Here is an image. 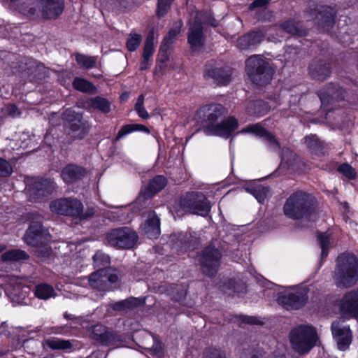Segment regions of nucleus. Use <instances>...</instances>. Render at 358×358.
Wrapping results in <instances>:
<instances>
[{
    "label": "nucleus",
    "instance_id": "obj_1",
    "mask_svg": "<svg viewBox=\"0 0 358 358\" xmlns=\"http://www.w3.org/2000/svg\"><path fill=\"white\" fill-rule=\"evenodd\" d=\"M227 113L228 109L221 103L204 104L196 112V122L206 135L228 139L238 129L239 122Z\"/></svg>",
    "mask_w": 358,
    "mask_h": 358
},
{
    "label": "nucleus",
    "instance_id": "obj_2",
    "mask_svg": "<svg viewBox=\"0 0 358 358\" xmlns=\"http://www.w3.org/2000/svg\"><path fill=\"white\" fill-rule=\"evenodd\" d=\"M282 210L289 219L309 221L317 214V201L312 194L296 190L286 199Z\"/></svg>",
    "mask_w": 358,
    "mask_h": 358
},
{
    "label": "nucleus",
    "instance_id": "obj_3",
    "mask_svg": "<svg viewBox=\"0 0 358 358\" xmlns=\"http://www.w3.org/2000/svg\"><path fill=\"white\" fill-rule=\"evenodd\" d=\"M333 280L339 288H350L358 282V258L351 252H343L336 259Z\"/></svg>",
    "mask_w": 358,
    "mask_h": 358
},
{
    "label": "nucleus",
    "instance_id": "obj_4",
    "mask_svg": "<svg viewBox=\"0 0 358 358\" xmlns=\"http://www.w3.org/2000/svg\"><path fill=\"white\" fill-rule=\"evenodd\" d=\"M245 72L254 84L264 86L272 80L274 71L268 62L259 55H254L245 61Z\"/></svg>",
    "mask_w": 358,
    "mask_h": 358
},
{
    "label": "nucleus",
    "instance_id": "obj_5",
    "mask_svg": "<svg viewBox=\"0 0 358 358\" xmlns=\"http://www.w3.org/2000/svg\"><path fill=\"white\" fill-rule=\"evenodd\" d=\"M317 340L315 328L310 325H299L289 333L292 348L300 355L308 352L316 345Z\"/></svg>",
    "mask_w": 358,
    "mask_h": 358
},
{
    "label": "nucleus",
    "instance_id": "obj_6",
    "mask_svg": "<svg viewBox=\"0 0 358 358\" xmlns=\"http://www.w3.org/2000/svg\"><path fill=\"white\" fill-rule=\"evenodd\" d=\"M222 253L220 248L213 243L204 247L199 257L201 273L210 278L216 276L221 265Z\"/></svg>",
    "mask_w": 358,
    "mask_h": 358
},
{
    "label": "nucleus",
    "instance_id": "obj_7",
    "mask_svg": "<svg viewBox=\"0 0 358 358\" xmlns=\"http://www.w3.org/2000/svg\"><path fill=\"white\" fill-rule=\"evenodd\" d=\"M179 204L183 210L203 217L207 216L211 209L210 201L199 192H186L180 197Z\"/></svg>",
    "mask_w": 358,
    "mask_h": 358
},
{
    "label": "nucleus",
    "instance_id": "obj_8",
    "mask_svg": "<svg viewBox=\"0 0 358 358\" xmlns=\"http://www.w3.org/2000/svg\"><path fill=\"white\" fill-rule=\"evenodd\" d=\"M305 13L315 20V24L320 28L331 29L336 23L337 10L335 6L317 3L310 4L306 8Z\"/></svg>",
    "mask_w": 358,
    "mask_h": 358
},
{
    "label": "nucleus",
    "instance_id": "obj_9",
    "mask_svg": "<svg viewBox=\"0 0 358 358\" xmlns=\"http://www.w3.org/2000/svg\"><path fill=\"white\" fill-rule=\"evenodd\" d=\"M137 241V234L126 227L113 229L106 235L107 244L118 249L132 248Z\"/></svg>",
    "mask_w": 358,
    "mask_h": 358
},
{
    "label": "nucleus",
    "instance_id": "obj_10",
    "mask_svg": "<svg viewBox=\"0 0 358 358\" xmlns=\"http://www.w3.org/2000/svg\"><path fill=\"white\" fill-rule=\"evenodd\" d=\"M50 208L57 215L78 218L83 210V204L76 198L62 197L51 201Z\"/></svg>",
    "mask_w": 358,
    "mask_h": 358
},
{
    "label": "nucleus",
    "instance_id": "obj_11",
    "mask_svg": "<svg viewBox=\"0 0 358 358\" xmlns=\"http://www.w3.org/2000/svg\"><path fill=\"white\" fill-rule=\"evenodd\" d=\"M308 289L302 287L294 292L278 295L277 303L287 310H296L304 307L308 301Z\"/></svg>",
    "mask_w": 358,
    "mask_h": 358
},
{
    "label": "nucleus",
    "instance_id": "obj_12",
    "mask_svg": "<svg viewBox=\"0 0 358 358\" xmlns=\"http://www.w3.org/2000/svg\"><path fill=\"white\" fill-rule=\"evenodd\" d=\"M54 185V182L48 178H41L29 184L27 190L29 201L39 202L48 196L55 189Z\"/></svg>",
    "mask_w": 358,
    "mask_h": 358
},
{
    "label": "nucleus",
    "instance_id": "obj_13",
    "mask_svg": "<svg viewBox=\"0 0 358 358\" xmlns=\"http://www.w3.org/2000/svg\"><path fill=\"white\" fill-rule=\"evenodd\" d=\"M50 238V235L48 230L37 222L31 223L24 234L25 242L29 245L36 248L47 245Z\"/></svg>",
    "mask_w": 358,
    "mask_h": 358
},
{
    "label": "nucleus",
    "instance_id": "obj_14",
    "mask_svg": "<svg viewBox=\"0 0 358 358\" xmlns=\"http://www.w3.org/2000/svg\"><path fill=\"white\" fill-rule=\"evenodd\" d=\"M62 119L71 131L78 133L79 138H82L88 132L82 113L76 112L71 108H66L62 113Z\"/></svg>",
    "mask_w": 358,
    "mask_h": 358
},
{
    "label": "nucleus",
    "instance_id": "obj_15",
    "mask_svg": "<svg viewBox=\"0 0 358 358\" xmlns=\"http://www.w3.org/2000/svg\"><path fill=\"white\" fill-rule=\"evenodd\" d=\"M93 266L97 269V271L91 273L89 275L88 280L90 286L94 289H101L103 282V276L100 271L109 266L110 258L108 255L101 250H97L92 257Z\"/></svg>",
    "mask_w": 358,
    "mask_h": 358
},
{
    "label": "nucleus",
    "instance_id": "obj_16",
    "mask_svg": "<svg viewBox=\"0 0 358 358\" xmlns=\"http://www.w3.org/2000/svg\"><path fill=\"white\" fill-rule=\"evenodd\" d=\"M90 337L99 345L108 346L123 342L122 335L114 331H108L101 324L94 325L90 332Z\"/></svg>",
    "mask_w": 358,
    "mask_h": 358
},
{
    "label": "nucleus",
    "instance_id": "obj_17",
    "mask_svg": "<svg viewBox=\"0 0 358 358\" xmlns=\"http://www.w3.org/2000/svg\"><path fill=\"white\" fill-rule=\"evenodd\" d=\"M171 241L172 248L175 249L178 255L196 250L200 243L198 238L186 232L172 234Z\"/></svg>",
    "mask_w": 358,
    "mask_h": 358
},
{
    "label": "nucleus",
    "instance_id": "obj_18",
    "mask_svg": "<svg viewBox=\"0 0 358 358\" xmlns=\"http://www.w3.org/2000/svg\"><path fill=\"white\" fill-rule=\"evenodd\" d=\"M36 5L45 20L57 19L64 10V0H36Z\"/></svg>",
    "mask_w": 358,
    "mask_h": 358
},
{
    "label": "nucleus",
    "instance_id": "obj_19",
    "mask_svg": "<svg viewBox=\"0 0 358 358\" xmlns=\"http://www.w3.org/2000/svg\"><path fill=\"white\" fill-rule=\"evenodd\" d=\"M206 37L203 33V27L201 20H194L189 24L187 31V43L192 51L203 48L205 44Z\"/></svg>",
    "mask_w": 358,
    "mask_h": 358
},
{
    "label": "nucleus",
    "instance_id": "obj_20",
    "mask_svg": "<svg viewBox=\"0 0 358 358\" xmlns=\"http://www.w3.org/2000/svg\"><path fill=\"white\" fill-rule=\"evenodd\" d=\"M340 310L344 315L358 319V288L344 294L341 300Z\"/></svg>",
    "mask_w": 358,
    "mask_h": 358
},
{
    "label": "nucleus",
    "instance_id": "obj_21",
    "mask_svg": "<svg viewBox=\"0 0 358 358\" xmlns=\"http://www.w3.org/2000/svg\"><path fill=\"white\" fill-rule=\"evenodd\" d=\"M308 71L312 79L324 81L331 76V66L325 59L315 58L310 62Z\"/></svg>",
    "mask_w": 358,
    "mask_h": 358
},
{
    "label": "nucleus",
    "instance_id": "obj_22",
    "mask_svg": "<svg viewBox=\"0 0 358 358\" xmlns=\"http://www.w3.org/2000/svg\"><path fill=\"white\" fill-rule=\"evenodd\" d=\"M87 173L85 167L70 163L62 168L60 175L65 184L71 185L83 180Z\"/></svg>",
    "mask_w": 358,
    "mask_h": 358
},
{
    "label": "nucleus",
    "instance_id": "obj_23",
    "mask_svg": "<svg viewBox=\"0 0 358 358\" xmlns=\"http://www.w3.org/2000/svg\"><path fill=\"white\" fill-rule=\"evenodd\" d=\"M167 185V179L162 175H157L150 179L144 189L140 192L138 200L151 199L155 194L161 192Z\"/></svg>",
    "mask_w": 358,
    "mask_h": 358
},
{
    "label": "nucleus",
    "instance_id": "obj_24",
    "mask_svg": "<svg viewBox=\"0 0 358 358\" xmlns=\"http://www.w3.org/2000/svg\"><path fill=\"white\" fill-rule=\"evenodd\" d=\"M232 69L228 66L214 67L205 71L203 76L211 78L219 85H227L231 79Z\"/></svg>",
    "mask_w": 358,
    "mask_h": 358
},
{
    "label": "nucleus",
    "instance_id": "obj_25",
    "mask_svg": "<svg viewBox=\"0 0 358 358\" xmlns=\"http://www.w3.org/2000/svg\"><path fill=\"white\" fill-rule=\"evenodd\" d=\"M331 331L334 339L336 341L338 348L340 350H346L352 342V331L350 327H341L338 324L333 323L331 324Z\"/></svg>",
    "mask_w": 358,
    "mask_h": 358
},
{
    "label": "nucleus",
    "instance_id": "obj_26",
    "mask_svg": "<svg viewBox=\"0 0 358 358\" xmlns=\"http://www.w3.org/2000/svg\"><path fill=\"white\" fill-rule=\"evenodd\" d=\"M264 37L261 30L251 31L237 39L236 46L241 50L252 49L261 43Z\"/></svg>",
    "mask_w": 358,
    "mask_h": 358
},
{
    "label": "nucleus",
    "instance_id": "obj_27",
    "mask_svg": "<svg viewBox=\"0 0 358 358\" xmlns=\"http://www.w3.org/2000/svg\"><path fill=\"white\" fill-rule=\"evenodd\" d=\"M270 110L269 103L261 99L250 101L245 108V112L249 116L257 118L266 115Z\"/></svg>",
    "mask_w": 358,
    "mask_h": 358
},
{
    "label": "nucleus",
    "instance_id": "obj_28",
    "mask_svg": "<svg viewBox=\"0 0 358 358\" xmlns=\"http://www.w3.org/2000/svg\"><path fill=\"white\" fill-rule=\"evenodd\" d=\"M26 68L22 72V77L31 83H38L44 78L43 66L36 61L31 60L26 63Z\"/></svg>",
    "mask_w": 358,
    "mask_h": 358
},
{
    "label": "nucleus",
    "instance_id": "obj_29",
    "mask_svg": "<svg viewBox=\"0 0 358 358\" xmlns=\"http://www.w3.org/2000/svg\"><path fill=\"white\" fill-rule=\"evenodd\" d=\"M282 160L288 169L299 174L303 173L306 170V164L293 151L287 152L284 155Z\"/></svg>",
    "mask_w": 358,
    "mask_h": 358
},
{
    "label": "nucleus",
    "instance_id": "obj_30",
    "mask_svg": "<svg viewBox=\"0 0 358 358\" xmlns=\"http://www.w3.org/2000/svg\"><path fill=\"white\" fill-rule=\"evenodd\" d=\"M143 234L150 239H156L160 234V219L155 212L152 215H149L143 227Z\"/></svg>",
    "mask_w": 358,
    "mask_h": 358
},
{
    "label": "nucleus",
    "instance_id": "obj_31",
    "mask_svg": "<svg viewBox=\"0 0 358 358\" xmlns=\"http://www.w3.org/2000/svg\"><path fill=\"white\" fill-rule=\"evenodd\" d=\"M279 27L285 32L293 36L303 37L308 34V29H305L300 22L296 21L293 18H289L282 22Z\"/></svg>",
    "mask_w": 358,
    "mask_h": 358
},
{
    "label": "nucleus",
    "instance_id": "obj_32",
    "mask_svg": "<svg viewBox=\"0 0 358 358\" xmlns=\"http://www.w3.org/2000/svg\"><path fill=\"white\" fill-rule=\"evenodd\" d=\"M145 303V298L130 296L115 302L113 304L112 308L115 311H124L143 306Z\"/></svg>",
    "mask_w": 358,
    "mask_h": 358
},
{
    "label": "nucleus",
    "instance_id": "obj_33",
    "mask_svg": "<svg viewBox=\"0 0 358 358\" xmlns=\"http://www.w3.org/2000/svg\"><path fill=\"white\" fill-rule=\"evenodd\" d=\"M145 303V298L130 296L115 302L113 304L112 308L115 311H124L143 306Z\"/></svg>",
    "mask_w": 358,
    "mask_h": 358
},
{
    "label": "nucleus",
    "instance_id": "obj_34",
    "mask_svg": "<svg viewBox=\"0 0 358 358\" xmlns=\"http://www.w3.org/2000/svg\"><path fill=\"white\" fill-rule=\"evenodd\" d=\"M86 104L89 108L98 110L103 114H108L111 110L110 101L101 96H96L88 99Z\"/></svg>",
    "mask_w": 358,
    "mask_h": 358
},
{
    "label": "nucleus",
    "instance_id": "obj_35",
    "mask_svg": "<svg viewBox=\"0 0 358 358\" xmlns=\"http://www.w3.org/2000/svg\"><path fill=\"white\" fill-rule=\"evenodd\" d=\"M304 143L311 154L317 156L324 155V143L315 134L307 135L304 138Z\"/></svg>",
    "mask_w": 358,
    "mask_h": 358
},
{
    "label": "nucleus",
    "instance_id": "obj_36",
    "mask_svg": "<svg viewBox=\"0 0 358 358\" xmlns=\"http://www.w3.org/2000/svg\"><path fill=\"white\" fill-rule=\"evenodd\" d=\"M346 91L337 85H331L327 88V92H321L319 94L320 99L322 104L324 103L327 98L336 99L337 101L345 99Z\"/></svg>",
    "mask_w": 358,
    "mask_h": 358
},
{
    "label": "nucleus",
    "instance_id": "obj_37",
    "mask_svg": "<svg viewBox=\"0 0 358 358\" xmlns=\"http://www.w3.org/2000/svg\"><path fill=\"white\" fill-rule=\"evenodd\" d=\"M237 134H253L258 137H264L269 141L275 139L274 136L259 123L249 124Z\"/></svg>",
    "mask_w": 358,
    "mask_h": 358
},
{
    "label": "nucleus",
    "instance_id": "obj_38",
    "mask_svg": "<svg viewBox=\"0 0 358 358\" xmlns=\"http://www.w3.org/2000/svg\"><path fill=\"white\" fill-rule=\"evenodd\" d=\"M141 131L145 134H150V130L146 126L141 124H127L123 125L119 130L117 136L115 138V141H118L125 136L134 132Z\"/></svg>",
    "mask_w": 358,
    "mask_h": 358
},
{
    "label": "nucleus",
    "instance_id": "obj_39",
    "mask_svg": "<svg viewBox=\"0 0 358 358\" xmlns=\"http://www.w3.org/2000/svg\"><path fill=\"white\" fill-rule=\"evenodd\" d=\"M29 258V255L20 249H11L1 255V260L4 262L27 260Z\"/></svg>",
    "mask_w": 358,
    "mask_h": 358
},
{
    "label": "nucleus",
    "instance_id": "obj_40",
    "mask_svg": "<svg viewBox=\"0 0 358 358\" xmlns=\"http://www.w3.org/2000/svg\"><path fill=\"white\" fill-rule=\"evenodd\" d=\"M72 86L76 90L83 93L92 94L96 90L92 82L80 77H76L73 79Z\"/></svg>",
    "mask_w": 358,
    "mask_h": 358
},
{
    "label": "nucleus",
    "instance_id": "obj_41",
    "mask_svg": "<svg viewBox=\"0 0 358 358\" xmlns=\"http://www.w3.org/2000/svg\"><path fill=\"white\" fill-rule=\"evenodd\" d=\"M269 187L256 185L246 188L248 192L252 194L259 203H264L269 192Z\"/></svg>",
    "mask_w": 358,
    "mask_h": 358
},
{
    "label": "nucleus",
    "instance_id": "obj_42",
    "mask_svg": "<svg viewBox=\"0 0 358 358\" xmlns=\"http://www.w3.org/2000/svg\"><path fill=\"white\" fill-rule=\"evenodd\" d=\"M155 50V32L153 29H151L148 31L144 42L142 57L151 59Z\"/></svg>",
    "mask_w": 358,
    "mask_h": 358
},
{
    "label": "nucleus",
    "instance_id": "obj_43",
    "mask_svg": "<svg viewBox=\"0 0 358 358\" xmlns=\"http://www.w3.org/2000/svg\"><path fill=\"white\" fill-rule=\"evenodd\" d=\"M201 358H227V353L219 345H210L203 349Z\"/></svg>",
    "mask_w": 358,
    "mask_h": 358
},
{
    "label": "nucleus",
    "instance_id": "obj_44",
    "mask_svg": "<svg viewBox=\"0 0 358 358\" xmlns=\"http://www.w3.org/2000/svg\"><path fill=\"white\" fill-rule=\"evenodd\" d=\"M46 345L52 350H69L73 347L72 343L67 340L58 338H50L45 341Z\"/></svg>",
    "mask_w": 358,
    "mask_h": 358
},
{
    "label": "nucleus",
    "instance_id": "obj_45",
    "mask_svg": "<svg viewBox=\"0 0 358 358\" xmlns=\"http://www.w3.org/2000/svg\"><path fill=\"white\" fill-rule=\"evenodd\" d=\"M55 293L53 287L46 283H41L36 286L34 295L40 299L46 300L50 298Z\"/></svg>",
    "mask_w": 358,
    "mask_h": 358
},
{
    "label": "nucleus",
    "instance_id": "obj_46",
    "mask_svg": "<svg viewBox=\"0 0 358 358\" xmlns=\"http://www.w3.org/2000/svg\"><path fill=\"white\" fill-rule=\"evenodd\" d=\"M337 171L348 180H354L357 176L355 169L348 163L341 164L337 168Z\"/></svg>",
    "mask_w": 358,
    "mask_h": 358
},
{
    "label": "nucleus",
    "instance_id": "obj_47",
    "mask_svg": "<svg viewBox=\"0 0 358 358\" xmlns=\"http://www.w3.org/2000/svg\"><path fill=\"white\" fill-rule=\"evenodd\" d=\"M182 26L183 22L181 20L174 22L173 27L169 29L167 34L164 36L163 40L167 42H170L173 44L176 36L181 32Z\"/></svg>",
    "mask_w": 358,
    "mask_h": 358
},
{
    "label": "nucleus",
    "instance_id": "obj_48",
    "mask_svg": "<svg viewBox=\"0 0 358 358\" xmlns=\"http://www.w3.org/2000/svg\"><path fill=\"white\" fill-rule=\"evenodd\" d=\"M172 45L170 42L162 40L158 52L159 62L160 63L164 64L169 62Z\"/></svg>",
    "mask_w": 358,
    "mask_h": 358
},
{
    "label": "nucleus",
    "instance_id": "obj_49",
    "mask_svg": "<svg viewBox=\"0 0 358 358\" xmlns=\"http://www.w3.org/2000/svg\"><path fill=\"white\" fill-rule=\"evenodd\" d=\"M76 60L78 65L85 69H90L96 66V60L94 57L86 56L85 55L77 54Z\"/></svg>",
    "mask_w": 358,
    "mask_h": 358
},
{
    "label": "nucleus",
    "instance_id": "obj_50",
    "mask_svg": "<svg viewBox=\"0 0 358 358\" xmlns=\"http://www.w3.org/2000/svg\"><path fill=\"white\" fill-rule=\"evenodd\" d=\"M142 41L141 35L139 34L131 32L129 35L127 42L126 48L129 52H134L137 50Z\"/></svg>",
    "mask_w": 358,
    "mask_h": 358
},
{
    "label": "nucleus",
    "instance_id": "obj_51",
    "mask_svg": "<svg viewBox=\"0 0 358 358\" xmlns=\"http://www.w3.org/2000/svg\"><path fill=\"white\" fill-rule=\"evenodd\" d=\"M173 0H157L156 16L161 19L164 17L169 10L172 4Z\"/></svg>",
    "mask_w": 358,
    "mask_h": 358
},
{
    "label": "nucleus",
    "instance_id": "obj_52",
    "mask_svg": "<svg viewBox=\"0 0 358 358\" xmlns=\"http://www.w3.org/2000/svg\"><path fill=\"white\" fill-rule=\"evenodd\" d=\"M264 351L262 348H248L242 350L241 358H262Z\"/></svg>",
    "mask_w": 358,
    "mask_h": 358
},
{
    "label": "nucleus",
    "instance_id": "obj_53",
    "mask_svg": "<svg viewBox=\"0 0 358 358\" xmlns=\"http://www.w3.org/2000/svg\"><path fill=\"white\" fill-rule=\"evenodd\" d=\"M13 173L10 164L5 159L0 157V177H9Z\"/></svg>",
    "mask_w": 358,
    "mask_h": 358
},
{
    "label": "nucleus",
    "instance_id": "obj_54",
    "mask_svg": "<svg viewBox=\"0 0 358 358\" xmlns=\"http://www.w3.org/2000/svg\"><path fill=\"white\" fill-rule=\"evenodd\" d=\"M236 318L241 324H261L259 319L255 316L239 315H236Z\"/></svg>",
    "mask_w": 358,
    "mask_h": 358
},
{
    "label": "nucleus",
    "instance_id": "obj_55",
    "mask_svg": "<svg viewBox=\"0 0 358 358\" xmlns=\"http://www.w3.org/2000/svg\"><path fill=\"white\" fill-rule=\"evenodd\" d=\"M317 237L320 248H329L330 238L329 236L324 233L318 232Z\"/></svg>",
    "mask_w": 358,
    "mask_h": 358
},
{
    "label": "nucleus",
    "instance_id": "obj_56",
    "mask_svg": "<svg viewBox=\"0 0 358 358\" xmlns=\"http://www.w3.org/2000/svg\"><path fill=\"white\" fill-rule=\"evenodd\" d=\"M270 0H254L248 6V10H253L257 8H265L269 3Z\"/></svg>",
    "mask_w": 358,
    "mask_h": 358
},
{
    "label": "nucleus",
    "instance_id": "obj_57",
    "mask_svg": "<svg viewBox=\"0 0 358 358\" xmlns=\"http://www.w3.org/2000/svg\"><path fill=\"white\" fill-rule=\"evenodd\" d=\"M95 210L93 208H87V210L84 212L82 210V213H80V216L78 217L80 220H86L89 219L94 215Z\"/></svg>",
    "mask_w": 358,
    "mask_h": 358
},
{
    "label": "nucleus",
    "instance_id": "obj_58",
    "mask_svg": "<svg viewBox=\"0 0 358 358\" xmlns=\"http://www.w3.org/2000/svg\"><path fill=\"white\" fill-rule=\"evenodd\" d=\"M150 66H151V59L142 57V59L140 62L139 70L141 71H145V70L148 69L150 67Z\"/></svg>",
    "mask_w": 358,
    "mask_h": 358
},
{
    "label": "nucleus",
    "instance_id": "obj_59",
    "mask_svg": "<svg viewBox=\"0 0 358 358\" xmlns=\"http://www.w3.org/2000/svg\"><path fill=\"white\" fill-rule=\"evenodd\" d=\"M144 100H145V96L143 94H140L138 96L137 101L134 106V109L136 111L138 110L144 108Z\"/></svg>",
    "mask_w": 358,
    "mask_h": 358
},
{
    "label": "nucleus",
    "instance_id": "obj_60",
    "mask_svg": "<svg viewBox=\"0 0 358 358\" xmlns=\"http://www.w3.org/2000/svg\"><path fill=\"white\" fill-rule=\"evenodd\" d=\"M137 115L143 120H148L150 117V115L146 110V109L144 108H141L136 111Z\"/></svg>",
    "mask_w": 358,
    "mask_h": 358
},
{
    "label": "nucleus",
    "instance_id": "obj_61",
    "mask_svg": "<svg viewBox=\"0 0 358 358\" xmlns=\"http://www.w3.org/2000/svg\"><path fill=\"white\" fill-rule=\"evenodd\" d=\"M22 12L24 14H29L30 15H33L36 13V8L34 6H27L25 8L21 9Z\"/></svg>",
    "mask_w": 358,
    "mask_h": 358
},
{
    "label": "nucleus",
    "instance_id": "obj_62",
    "mask_svg": "<svg viewBox=\"0 0 358 358\" xmlns=\"http://www.w3.org/2000/svg\"><path fill=\"white\" fill-rule=\"evenodd\" d=\"M118 279V275L116 273H109L107 276V280L110 283L117 282Z\"/></svg>",
    "mask_w": 358,
    "mask_h": 358
},
{
    "label": "nucleus",
    "instance_id": "obj_63",
    "mask_svg": "<svg viewBox=\"0 0 358 358\" xmlns=\"http://www.w3.org/2000/svg\"><path fill=\"white\" fill-rule=\"evenodd\" d=\"M64 317L67 320H76L77 317L71 314L68 313L67 312H65L63 314Z\"/></svg>",
    "mask_w": 358,
    "mask_h": 358
},
{
    "label": "nucleus",
    "instance_id": "obj_64",
    "mask_svg": "<svg viewBox=\"0 0 358 358\" xmlns=\"http://www.w3.org/2000/svg\"><path fill=\"white\" fill-rule=\"evenodd\" d=\"M321 257L326 258L329 255V248H321Z\"/></svg>",
    "mask_w": 358,
    "mask_h": 358
}]
</instances>
